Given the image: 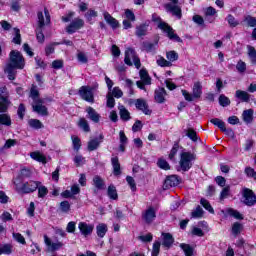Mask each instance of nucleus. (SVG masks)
<instances>
[{
  "mask_svg": "<svg viewBox=\"0 0 256 256\" xmlns=\"http://www.w3.org/2000/svg\"><path fill=\"white\" fill-rule=\"evenodd\" d=\"M135 107L142 111L144 115H149L151 110H149V105H147V101L144 99H137L135 102Z\"/></svg>",
  "mask_w": 256,
  "mask_h": 256,
  "instance_id": "obj_20",
  "label": "nucleus"
},
{
  "mask_svg": "<svg viewBox=\"0 0 256 256\" xmlns=\"http://www.w3.org/2000/svg\"><path fill=\"white\" fill-rule=\"evenodd\" d=\"M236 99L242 101V103H249L251 101V95L247 91L237 90L235 93Z\"/></svg>",
  "mask_w": 256,
  "mask_h": 256,
  "instance_id": "obj_22",
  "label": "nucleus"
},
{
  "mask_svg": "<svg viewBox=\"0 0 256 256\" xmlns=\"http://www.w3.org/2000/svg\"><path fill=\"white\" fill-rule=\"evenodd\" d=\"M107 231H108V227H107V224L105 223H99L96 226V234L98 235V237H100V239H103V237L107 235Z\"/></svg>",
  "mask_w": 256,
  "mask_h": 256,
  "instance_id": "obj_27",
  "label": "nucleus"
},
{
  "mask_svg": "<svg viewBox=\"0 0 256 256\" xmlns=\"http://www.w3.org/2000/svg\"><path fill=\"white\" fill-rule=\"evenodd\" d=\"M99 140L93 139L88 142V151H95L99 147Z\"/></svg>",
  "mask_w": 256,
  "mask_h": 256,
  "instance_id": "obj_51",
  "label": "nucleus"
},
{
  "mask_svg": "<svg viewBox=\"0 0 256 256\" xmlns=\"http://www.w3.org/2000/svg\"><path fill=\"white\" fill-rule=\"evenodd\" d=\"M0 125L11 127V116L9 114H0Z\"/></svg>",
  "mask_w": 256,
  "mask_h": 256,
  "instance_id": "obj_38",
  "label": "nucleus"
},
{
  "mask_svg": "<svg viewBox=\"0 0 256 256\" xmlns=\"http://www.w3.org/2000/svg\"><path fill=\"white\" fill-rule=\"evenodd\" d=\"M210 123H212V125H215V127H219L221 131H227V128L225 127V122H223V120L219 118L211 119Z\"/></svg>",
  "mask_w": 256,
  "mask_h": 256,
  "instance_id": "obj_35",
  "label": "nucleus"
},
{
  "mask_svg": "<svg viewBox=\"0 0 256 256\" xmlns=\"http://www.w3.org/2000/svg\"><path fill=\"white\" fill-rule=\"evenodd\" d=\"M30 97L31 99H33L34 103H36V101L42 100L41 98H39V90H37V86H32L30 90Z\"/></svg>",
  "mask_w": 256,
  "mask_h": 256,
  "instance_id": "obj_40",
  "label": "nucleus"
},
{
  "mask_svg": "<svg viewBox=\"0 0 256 256\" xmlns=\"http://www.w3.org/2000/svg\"><path fill=\"white\" fill-rule=\"evenodd\" d=\"M119 137H120V146H119V149L120 151L125 152V147L128 143V139H127V136L125 135V132L124 131H120L119 132Z\"/></svg>",
  "mask_w": 256,
  "mask_h": 256,
  "instance_id": "obj_30",
  "label": "nucleus"
},
{
  "mask_svg": "<svg viewBox=\"0 0 256 256\" xmlns=\"http://www.w3.org/2000/svg\"><path fill=\"white\" fill-rule=\"evenodd\" d=\"M200 203L202 205V207H204V209H206V211H209V213H215V210L213 209V207L211 206V204L209 203V201L205 198H202L200 200Z\"/></svg>",
  "mask_w": 256,
  "mask_h": 256,
  "instance_id": "obj_44",
  "label": "nucleus"
},
{
  "mask_svg": "<svg viewBox=\"0 0 256 256\" xmlns=\"http://www.w3.org/2000/svg\"><path fill=\"white\" fill-rule=\"evenodd\" d=\"M79 95L84 101H87L88 103H93L95 101L92 87H89V86L80 87Z\"/></svg>",
  "mask_w": 256,
  "mask_h": 256,
  "instance_id": "obj_7",
  "label": "nucleus"
},
{
  "mask_svg": "<svg viewBox=\"0 0 256 256\" xmlns=\"http://www.w3.org/2000/svg\"><path fill=\"white\" fill-rule=\"evenodd\" d=\"M9 109V99H7V88H0V113H5Z\"/></svg>",
  "mask_w": 256,
  "mask_h": 256,
  "instance_id": "obj_11",
  "label": "nucleus"
},
{
  "mask_svg": "<svg viewBox=\"0 0 256 256\" xmlns=\"http://www.w3.org/2000/svg\"><path fill=\"white\" fill-rule=\"evenodd\" d=\"M78 127L82 129L85 133H89L91 131V128L89 127V122L85 118H80L78 121Z\"/></svg>",
  "mask_w": 256,
  "mask_h": 256,
  "instance_id": "obj_34",
  "label": "nucleus"
},
{
  "mask_svg": "<svg viewBox=\"0 0 256 256\" xmlns=\"http://www.w3.org/2000/svg\"><path fill=\"white\" fill-rule=\"evenodd\" d=\"M97 15H98L97 11L90 9L85 14V17H86L87 21H89V23H91V21H93V18L97 17Z\"/></svg>",
  "mask_w": 256,
  "mask_h": 256,
  "instance_id": "obj_56",
  "label": "nucleus"
},
{
  "mask_svg": "<svg viewBox=\"0 0 256 256\" xmlns=\"http://www.w3.org/2000/svg\"><path fill=\"white\" fill-rule=\"evenodd\" d=\"M119 113H120V118L123 121H129L131 119V114L129 113V110L125 108V106H119Z\"/></svg>",
  "mask_w": 256,
  "mask_h": 256,
  "instance_id": "obj_31",
  "label": "nucleus"
},
{
  "mask_svg": "<svg viewBox=\"0 0 256 256\" xmlns=\"http://www.w3.org/2000/svg\"><path fill=\"white\" fill-rule=\"evenodd\" d=\"M179 185V177L176 175L168 176L164 181L165 189H169L170 187H177Z\"/></svg>",
  "mask_w": 256,
  "mask_h": 256,
  "instance_id": "obj_21",
  "label": "nucleus"
},
{
  "mask_svg": "<svg viewBox=\"0 0 256 256\" xmlns=\"http://www.w3.org/2000/svg\"><path fill=\"white\" fill-rule=\"evenodd\" d=\"M174 243L175 238H173V235H171V233H162V241L160 245H162L164 249H171Z\"/></svg>",
  "mask_w": 256,
  "mask_h": 256,
  "instance_id": "obj_15",
  "label": "nucleus"
},
{
  "mask_svg": "<svg viewBox=\"0 0 256 256\" xmlns=\"http://www.w3.org/2000/svg\"><path fill=\"white\" fill-rule=\"evenodd\" d=\"M166 58L168 59V61L170 63H173L174 61H177V59H179V54H177V52L175 51H168L166 53Z\"/></svg>",
  "mask_w": 256,
  "mask_h": 256,
  "instance_id": "obj_45",
  "label": "nucleus"
},
{
  "mask_svg": "<svg viewBox=\"0 0 256 256\" xmlns=\"http://www.w3.org/2000/svg\"><path fill=\"white\" fill-rule=\"evenodd\" d=\"M219 103L222 107H229L231 105V100L225 95H220L219 97Z\"/></svg>",
  "mask_w": 256,
  "mask_h": 256,
  "instance_id": "obj_49",
  "label": "nucleus"
},
{
  "mask_svg": "<svg viewBox=\"0 0 256 256\" xmlns=\"http://www.w3.org/2000/svg\"><path fill=\"white\" fill-rule=\"evenodd\" d=\"M72 143L74 151H79V149H81V139H79V137L72 136Z\"/></svg>",
  "mask_w": 256,
  "mask_h": 256,
  "instance_id": "obj_53",
  "label": "nucleus"
},
{
  "mask_svg": "<svg viewBox=\"0 0 256 256\" xmlns=\"http://www.w3.org/2000/svg\"><path fill=\"white\" fill-rule=\"evenodd\" d=\"M157 217V212L155 211V208L150 207L148 208L143 214L142 219L145 221V223H153L155 221V218Z\"/></svg>",
  "mask_w": 256,
  "mask_h": 256,
  "instance_id": "obj_16",
  "label": "nucleus"
},
{
  "mask_svg": "<svg viewBox=\"0 0 256 256\" xmlns=\"http://www.w3.org/2000/svg\"><path fill=\"white\" fill-rule=\"evenodd\" d=\"M187 137H189V139H191V141H197L198 137H197V132H195V130H193L192 128H189L187 130L186 133Z\"/></svg>",
  "mask_w": 256,
  "mask_h": 256,
  "instance_id": "obj_62",
  "label": "nucleus"
},
{
  "mask_svg": "<svg viewBox=\"0 0 256 256\" xmlns=\"http://www.w3.org/2000/svg\"><path fill=\"white\" fill-rule=\"evenodd\" d=\"M78 229L84 237H89L93 233L95 226L93 224H87V222H80L78 224Z\"/></svg>",
  "mask_w": 256,
  "mask_h": 256,
  "instance_id": "obj_14",
  "label": "nucleus"
},
{
  "mask_svg": "<svg viewBox=\"0 0 256 256\" xmlns=\"http://www.w3.org/2000/svg\"><path fill=\"white\" fill-rule=\"evenodd\" d=\"M243 203L248 205V207H253L256 203V195L253 190L246 188L243 190Z\"/></svg>",
  "mask_w": 256,
  "mask_h": 256,
  "instance_id": "obj_8",
  "label": "nucleus"
},
{
  "mask_svg": "<svg viewBox=\"0 0 256 256\" xmlns=\"http://www.w3.org/2000/svg\"><path fill=\"white\" fill-rule=\"evenodd\" d=\"M14 185L19 193H34V191H37V187L41 185V182L31 180L20 186L17 180H14Z\"/></svg>",
  "mask_w": 256,
  "mask_h": 256,
  "instance_id": "obj_6",
  "label": "nucleus"
},
{
  "mask_svg": "<svg viewBox=\"0 0 256 256\" xmlns=\"http://www.w3.org/2000/svg\"><path fill=\"white\" fill-rule=\"evenodd\" d=\"M112 167H113V175L119 177L121 175V164L119 163L118 157H112L111 159Z\"/></svg>",
  "mask_w": 256,
  "mask_h": 256,
  "instance_id": "obj_25",
  "label": "nucleus"
},
{
  "mask_svg": "<svg viewBox=\"0 0 256 256\" xmlns=\"http://www.w3.org/2000/svg\"><path fill=\"white\" fill-rule=\"evenodd\" d=\"M124 63L129 65V67L135 65L136 69H141V60L133 48L126 49Z\"/></svg>",
  "mask_w": 256,
  "mask_h": 256,
  "instance_id": "obj_5",
  "label": "nucleus"
},
{
  "mask_svg": "<svg viewBox=\"0 0 256 256\" xmlns=\"http://www.w3.org/2000/svg\"><path fill=\"white\" fill-rule=\"evenodd\" d=\"M15 69H25V58L18 50H12L9 55V62L4 68V73L8 74V79L14 81L17 71Z\"/></svg>",
  "mask_w": 256,
  "mask_h": 256,
  "instance_id": "obj_1",
  "label": "nucleus"
},
{
  "mask_svg": "<svg viewBox=\"0 0 256 256\" xmlns=\"http://www.w3.org/2000/svg\"><path fill=\"white\" fill-rule=\"evenodd\" d=\"M197 159V156L193 152L183 150L180 153L179 167L181 171H189L193 167V161Z\"/></svg>",
  "mask_w": 256,
  "mask_h": 256,
  "instance_id": "obj_3",
  "label": "nucleus"
},
{
  "mask_svg": "<svg viewBox=\"0 0 256 256\" xmlns=\"http://www.w3.org/2000/svg\"><path fill=\"white\" fill-rule=\"evenodd\" d=\"M253 113V109L244 110L242 113L243 121H245L247 124L253 123Z\"/></svg>",
  "mask_w": 256,
  "mask_h": 256,
  "instance_id": "obj_29",
  "label": "nucleus"
},
{
  "mask_svg": "<svg viewBox=\"0 0 256 256\" xmlns=\"http://www.w3.org/2000/svg\"><path fill=\"white\" fill-rule=\"evenodd\" d=\"M225 215L229 216V217H234V219H243V215H241V213H239V211H237L233 208H228L226 210Z\"/></svg>",
  "mask_w": 256,
  "mask_h": 256,
  "instance_id": "obj_36",
  "label": "nucleus"
},
{
  "mask_svg": "<svg viewBox=\"0 0 256 256\" xmlns=\"http://www.w3.org/2000/svg\"><path fill=\"white\" fill-rule=\"evenodd\" d=\"M179 247L182 249L185 256H193L195 253V249L189 244L181 243Z\"/></svg>",
  "mask_w": 256,
  "mask_h": 256,
  "instance_id": "obj_28",
  "label": "nucleus"
},
{
  "mask_svg": "<svg viewBox=\"0 0 256 256\" xmlns=\"http://www.w3.org/2000/svg\"><path fill=\"white\" fill-rule=\"evenodd\" d=\"M243 229V225H241V223L236 222L232 225V233L233 235H239V233H241Z\"/></svg>",
  "mask_w": 256,
  "mask_h": 256,
  "instance_id": "obj_52",
  "label": "nucleus"
},
{
  "mask_svg": "<svg viewBox=\"0 0 256 256\" xmlns=\"http://www.w3.org/2000/svg\"><path fill=\"white\" fill-rule=\"evenodd\" d=\"M30 157L34 161H38V163H43V164L47 163V157H45V155H43V153L39 151L30 153Z\"/></svg>",
  "mask_w": 256,
  "mask_h": 256,
  "instance_id": "obj_26",
  "label": "nucleus"
},
{
  "mask_svg": "<svg viewBox=\"0 0 256 256\" xmlns=\"http://www.w3.org/2000/svg\"><path fill=\"white\" fill-rule=\"evenodd\" d=\"M28 124L30 127H32V129H43V123H41V121L38 119H30Z\"/></svg>",
  "mask_w": 256,
  "mask_h": 256,
  "instance_id": "obj_42",
  "label": "nucleus"
},
{
  "mask_svg": "<svg viewBox=\"0 0 256 256\" xmlns=\"http://www.w3.org/2000/svg\"><path fill=\"white\" fill-rule=\"evenodd\" d=\"M85 25V21L81 18H75L67 27L66 31L67 33L73 34L77 33L79 29H82V27Z\"/></svg>",
  "mask_w": 256,
  "mask_h": 256,
  "instance_id": "obj_10",
  "label": "nucleus"
},
{
  "mask_svg": "<svg viewBox=\"0 0 256 256\" xmlns=\"http://www.w3.org/2000/svg\"><path fill=\"white\" fill-rule=\"evenodd\" d=\"M156 63L159 67H171L173 65L170 61L164 59L163 56H158Z\"/></svg>",
  "mask_w": 256,
  "mask_h": 256,
  "instance_id": "obj_41",
  "label": "nucleus"
},
{
  "mask_svg": "<svg viewBox=\"0 0 256 256\" xmlns=\"http://www.w3.org/2000/svg\"><path fill=\"white\" fill-rule=\"evenodd\" d=\"M37 189H38V197L40 199H43L47 195V193H49V190L47 189V187L41 184L38 185Z\"/></svg>",
  "mask_w": 256,
  "mask_h": 256,
  "instance_id": "obj_48",
  "label": "nucleus"
},
{
  "mask_svg": "<svg viewBox=\"0 0 256 256\" xmlns=\"http://www.w3.org/2000/svg\"><path fill=\"white\" fill-rule=\"evenodd\" d=\"M159 251H161V242L156 241L153 244L152 256H159Z\"/></svg>",
  "mask_w": 256,
  "mask_h": 256,
  "instance_id": "obj_55",
  "label": "nucleus"
},
{
  "mask_svg": "<svg viewBox=\"0 0 256 256\" xmlns=\"http://www.w3.org/2000/svg\"><path fill=\"white\" fill-rule=\"evenodd\" d=\"M164 9L172 15V17H176V19H181V17H183V10L181 9L179 0H170L164 5Z\"/></svg>",
  "mask_w": 256,
  "mask_h": 256,
  "instance_id": "obj_4",
  "label": "nucleus"
},
{
  "mask_svg": "<svg viewBox=\"0 0 256 256\" xmlns=\"http://www.w3.org/2000/svg\"><path fill=\"white\" fill-rule=\"evenodd\" d=\"M44 101L43 100H38L36 102H33L32 104V109L35 111V113H38V115H42L46 117L49 115V112L47 111V107L43 105Z\"/></svg>",
  "mask_w": 256,
  "mask_h": 256,
  "instance_id": "obj_13",
  "label": "nucleus"
},
{
  "mask_svg": "<svg viewBox=\"0 0 256 256\" xmlns=\"http://www.w3.org/2000/svg\"><path fill=\"white\" fill-rule=\"evenodd\" d=\"M13 239L20 243V245H25L27 242L25 241V237L21 235V233H13Z\"/></svg>",
  "mask_w": 256,
  "mask_h": 256,
  "instance_id": "obj_60",
  "label": "nucleus"
},
{
  "mask_svg": "<svg viewBox=\"0 0 256 256\" xmlns=\"http://www.w3.org/2000/svg\"><path fill=\"white\" fill-rule=\"evenodd\" d=\"M86 112L88 113V119L93 123H99L101 121V114L97 112L93 107L89 106L86 108Z\"/></svg>",
  "mask_w": 256,
  "mask_h": 256,
  "instance_id": "obj_18",
  "label": "nucleus"
},
{
  "mask_svg": "<svg viewBox=\"0 0 256 256\" xmlns=\"http://www.w3.org/2000/svg\"><path fill=\"white\" fill-rule=\"evenodd\" d=\"M74 163L76 164L77 167H81V165H85V157L81 155L75 156Z\"/></svg>",
  "mask_w": 256,
  "mask_h": 256,
  "instance_id": "obj_63",
  "label": "nucleus"
},
{
  "mask_svg": "<svg viewBox=\"0 0 256 256\" xmlns=\"http://www.w3.org/2000/svg\"><path fill=\"white\" fill-rule=\"evenodd\" d=\"M230 195V187L226 186L222 189L220 193V201H223V199H227Z\"/></svg>",
  "mask_w": 256,
  "mask_h": 256,
  "instance_id": "obj_61",
  "label": "nucleus"
},
{
  "mask_svg": "<svg viewBox=\"0 0 256 256\" xmlns=\"http://www.w3.org/2000/svg\"><path fill=\"white\" fill-rule=\"evenodd\" d=\"M13 253V245L3 244L0 246V255H11Z\"/></svg>",
  "mask_w": 256,
  "mask_h": 256,
  "instance_id": "obj_33",
  "label": "nucleus"
},
{
  "mask_svg": "<svg viewBox=\"0 0 256 256\" xmlns=\"http://www.w3.org/2000/svg\"><path fill=\"white\" fill-rule=\"evenodd\" d=\"M201 95H203V86L201 82H195L192 88V96L194 99H201Z\"/></svg>",
  "mask_w": 256,
  "mask_h": 256,
  "instance_id": "obj_23",
  "label": "nucleus"
},
{
  "mask_svg": "<svg viewBox=\"0 0 256 256\" xmlns=\"http://www.w3.org/2000/svg\"><path fill=\"white\" fill-rule=\"evenodd\" d=\"M44 243L47 246L48 251H59L63 247L62 242L59 240H52L51 238L44 236Z\"/></svg>",
  "mask_w": 256,
  "mask_h": 256,
  "instance_id": "obj_12",
  "label": "nucleus"
},
{
  "mask_svg": "<svg viewBox=\"0 0 256 256\" xmlns=\"http://www.w3.org/2000/svg\"><path fill=\"white\" fill-rule=\"evenodd\" d=\"M157 165L160 169H164V171H169V169H171L169 162L165 159H159Z\"/></svg>",
  "mask_w": 256,
  "mask_h": 256,
  "instance_id": "obj_46",
  "label": "nucleus"
},
{
  "mask_svg": "<svg viewBox=\"0 0 256 256\" xmlns=\"http://www.w3.org/2000/svg\"><path fill=\"white\" fill-rule=\"evenodd\" d=\"M140 79L141 81H137L136 85L138 89H142L143 91H145V85H151V77H149V73H147V70H140Z\"/></svg>",
  "mask_w": 256,
  "mask_h": 256,
  "instance_id": "obj_9",
  "label": "nucleus"
},
{
  "mask_svg": "<svg viewBox=\"0 0 256 256\" xmlns=\"http://www.w3.org/2000/svg\"><path fill=\"white\" fill-rule=\"evenodd\" d=\"M44 15L43 12H38V25L40 28L51 23V16L49 15V10H47V8L44 9Z\"/></svg>",
  "mask_w": 256,
  "mask_h": 256,
  "instance_id": "obj_17",
  "label": "nucleus"
},
{
  "mask_svg": "<svg viewBox=\"0 0 256 256\" xmlns=\"http://www.w3.org/2000/svg\"><path fill=\"white\" fill-rule=\"evenodd\" d=\"M236 69L239 73H245V71H247V64L243 62V60H239Z\"/></svg>",
  "mask_w": 256,
  "mask_h": 256,
  "instance_id": "obj_54",
  "label": "nucleus"
},
{
  "mask_svg": "<svg viewBox=\"0 0 256 256\" xmlns=\"http://www.w3.org/2000/svg\"><path fill=\"white\" fill-rule=\"evenodd\" d=\"M226 21L230 27H237L239 25V21L235 19V16L228 14L226 17Z\"/></svg>",
  "mask_w": 256,
  "mask_h": 256,
  "instance_id": "obj_47",
  "label": "nucleus"
},
{
  "mask_svg": "<svg viewBox=\"0 0 256 256\" xmlns=\"http://www.w3.org/2000/svg\"><path fill=\"white\" fill-rule=\"evenodd\" d=\"M108 197H110L114 201L118 199L119 196L117 194V188H115V186L110 185L108 187Z\"/></svg>",
  "mask_w": 256,
  "mask_h": 256,
  "instance_id": "obj_43",
  "label": "nucleus"
},
{
  "mask_svg": "<svg viewBox=\"0 0 256 256\" xmlns=\"http://www.w3.org/2000/svg\"><path fill=\"white\" fill-rule=\"evenodd\" d=\"M126 181L131 189V191H137V184L135 183V179L131 176L126 177Z\"/></svg>",
  "mask_w": 256,
  "mask_h": 256,
  "instance_id": "obj_57",
  "label": "nucleus"
},
{
  "mask_svg": "<svg viewBox=\"0 0 256 256\" xmlns=\"http://www.w3.org/2000/svg\"><path fill=\"white\" fill-rule=\"evenodd\" d=\"M152 21H154V23H158V27L161 29V31L167 34V37L169 39H171L172 41H177L178 43L181 42V38L177 36V34H175V31L173 30V28H171V26H169V24L161 21V17L153 15Z\"/></svg>",
  "mask_w": 256,
  "mask_h": 256,
  "instance_id": "obj_2",
  "label": "nucleus"
},
{
  "mask_svg": "<svg viewBox=\"0 0 256 256\" xmlns=\"http://www.w3.org/2000/svg\"><path fill=\"white\" fill-rule=\"evenodd\" d=\"M247 50H248V57H249L251 63L253 65H255L256 64V50H255V47L248 45Z\"/></svg>",
  "mask_w": 256,
  "mask_h": 256,
  "instance_id": "obj_37",
  "label": "nucleus"
},
{
  "mask_svg": "<svg viewBox=\"0 0 256 256\" xmlns=\"http://www.w3.org/2000/svg\"><path fill=\"white\" fill-rule=\"evenodd\" d=\"M178 151H179V145H174L169 154L170 161H175V157H177Z\"/></svg>",
  "mask_w": 256,
  "mask_h": 256,
  "instance_id": "obj_59",
  "label": "nucleus"
},
{
  "mask_svg": "<svg viewBox=\"0 0 256 256\" xmlns=\"http://www.w3.org/2000/svg\"><path fill=\"white\" fill-rule=\"evenodd\" d=\"M166 95H167V91H165V88H158L155 91V96H154L156 103H165Z\"/></svg>",
  "mask_w": 256,
  "mask_h": 256,
  "instance_id": "obj_24",
  "label": "nucleus"
},
{
  "mask_svg": "<svg viewBox=\"0 0 256 256\" xmlns=\"http://www.w3.org/2000/svg\"><path fill=\"white\" fill-rule=\"evenodd\" d=\"M192 217L194 219H201L203 217V208L198 206L193 212H192Z\"/></svg>",
  "mask_w": 256,
  "mask_h": 256,
  "instance_id": "obj_58",
  "label": "nucleus"
},
{
  "mask_svg": "<svg viewBox=\"0 0 256 256\" xmlns=\"http://www.w3.org/2000/svg\"><path fill=\"white\" fill-rule=\"evenodd\" d=\"M93 185L96 189L103 190L105 189V181L101 179L100 176H94Z\"/></svg>",
  "mask_w": 256,
  "mask_h": 256,
  "instance_id": "obj_32",
  "label": "nucleus"
},
{
  "mask_svg": "<svg viewBox=\"0 0 256 256\" xmlns=\"http://www.w3.org/2000/svg\"><path fill=\"white\" fill-rule=\"evenodd\" d=\"M244 23H246L248 27H256V18L248 15L244 18Z\"/></svg>",
  "mask_w": 256,
  "mask_h": 256,
  "instance_id": "obj_50",
  "label": "nucleus"
},
{
  "mask_svg": "<svg viewBox=\"0 0 256 256\" xmlns=\"http://www.w3.org/2000/svg\"><path fill=\"white\" fill-rule=\"evenodd\" d=\"M245 174L247 175V177H252L253 179H256L255 169H253L251 167H247L245 169Z\"/></svg>",
  "mask_w": 256,
  "mask_h": 256,
  "instance_id": "obj_64",
  "label": "nucleus"
},
{
  "mask_svg": "<svg viewBox=\"0 0 256 256\" xmlns=\"http://www.w3.org/2000/svg\"><path fill=\"white\" fill-rule=\"evenodd\" d=\"M148 25L146 24H142L138 27H136V35L137 37H143L145 35H147V29H148Z\"/></svg>",
  "mask_w": 256,
  "mask_h": 256,
  "instance_id": "obj_39",
  "label": "nucleus"
},
{
  "mask_svg": "<svg viewBox=\"0 0 256 256\" xmlns=\"http://www.w3.org/2000/svg\"><path fill=\"white\" fill-rule=\"evenodd\" d=\"M103 17H104V21H106V23L108 25H110V27H112L113 29L119 28V21H117V19H115L113 16H111V14H109V12L104 11Z\"/></svg>",
  "mask_w": 256,
  "mask_h": 256,
  "instance_id": "obj_19",
  "label": "nucleus"
}]
</instances>
